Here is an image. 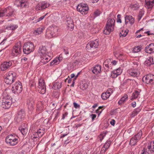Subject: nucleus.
I'll return each instance as SVG.
<instances>
[{"label":"nucleus","instance_id":"obj_1","mask_svg":"<svg viewBox=\"0 0 154 154\" xmlns=\"http://www.w3.org/2000/svg\"><path fill=\"white\" fill-rule=\"evenodd\" d=\"M3 98L2 101V106L5 109L9 108L12 103V99L5 90L3 94Z\"/></svg>","mask_w":154,"mask_h":154},{"label":"nucleus","instance_id":"obj_2","mask_svg":"<svg viewBox=\"0 0 154 154\" xmlns=\"http://www.w3.org/2000/svg\"><path fill=\"white\" fill-rule=\"evenodd\" d=\"M19 137L15 134H10L7 136L6 139V143L11 146H14L16 145L18 142Z\"/></svg>","mask_w":154,"mask_h":154},{"label":"nucleus","instance_id":"obj_3","mask_svg":"<svg viewBox=\"0 0 154 154\" xmlns=\"http://www.w3.org/2000/svg\"><path fill=\"white\" fill-rule=\"evenodd\" d=\"M59 28L54 26L49 28L47 30L46 36L48 38L57 36L58 34Z\"/></svg>","mask_w":154,"mask_h":154},{"label":"nucleus","instance_id":"obj_4","mask_svg":"<svg viewBox=\"0 0 154 154\" xmlns=\"http://www.w3.org/2000/svg\"><path fill=\"white\" fill-rule=\"evenodd\" d=\"M6 75V76L4 81L7 84L11 85L16 79V74L13 72H9Z\"/></svg>","mask_w":154,"mask_h":154},{"label":"nucleus","instance_id":"obj_5","mask_svg":"<svg viewBox=\"0 0 154 154\" xmlns=\"http://www.w3.org/2000/svg\"><path fill=\"white\" fill-rule=\"evenodd\" d=\"M33 44L31 42H28L25 43L23 48V51L24 54H28L34 50Z\"/></svg>","mask_w":154,"mask_h":154},{"label":"nucleus","instance_id":"obj_6","mask_svg":"<svg viewBox=\"0 0 154 154\" xmlns=\"http://www.w3.org/2000/svg\"><path fill=\"white\" fill-rule=\"evenodd\" d=\"M77 11L82 14H86L88 13L89 8L87 4L80 3L77 7Z\"/></svg>","mask_w":154,"mask_h":154},{"label":"nucleus","instance_id":"obj_7","mask_svg":"<svg viewBox=\"0 0 154 154\" xmlns=\"http://www.w3.org/2000/svg\"><path fill=\"white\" fill-rule=\"evenodd\" d=\"M38 90L40 93L44 94L46 92V85L44 79L42 78H40L38 79Z\"/></svg>","mask_w":154,"mask_h":154},{"label":"nucleus","instance_id":"obj_8","mask_svg":"<svg viewBox=\"0 0 154 154\" xmlns=\"http://www.w3.org/2000/svg\"><path fill=\"white\" fill-rule=\"evenodd\" d=\"M22 83L19 81L16 82L12 88V91L14 93H20L22 91Z\"/></svg>","mask_w":154,"mask_h":154},{"label":"nucleus","instance_id":"obj_9","mask_svg":"<svg viewBox=\"0 0 154 154\" xmlns=\"http://www.w3.org/2000/svg\"><path fill=\"white\" fill-rule=\"evenodd\" d=\"M45 133V129L41 127L37 131L34 132L31 136V138L33 140H37L38 138L41 137Z\"/></svg>","mask_w":154,"mask_h":154},{"label":"nucleus","instance_id":"obj_10","mask_svg":"<svg viewBox=\"0 0 154 154\" xmlns=\"http://www.w3.org/2000/svg\"><path fill=\"white\" fill-rule=\"evenodd\" d=\"M22 48L20 43L16 44L12 50L11 55L12 56H17L21 52Z\"/></svg>","mask_w":154,"mask_h":154},{"label":"nucleus","instance_id":"obj_11","mask_svg":"<svg viewBox=\"0 0 154 154\" xmlns=\"http://www.w3.org/2000/svg\"><path fill=\"white\" fill-rule=\"evenodd\" d=\"M2 11L4 13V16L5 15L6 13V17H10L14 16V10L11 6H9L4 9H2Z\"/></svg>","mask_w":154,"mask_h":154},{"label":"nucleus","instance_id":"obj_12","mask_svg":"<svg viewBox=\"0 0 154 154\" xmlns=\"http://www.w3.org/2000/svg\"><path fill=\"white\" fill-rule=\"evenodd\" d=\"M80 61V59L74 60L67 65V69L70 72H71L77 68V66Z\"/></svg>","mask_w":154,"mask_h":154},{"label":"nucleus","instance_id":"obj_13","mask_svg":"<svg viewBox=\"0 0 154 154\" xmlns=\"http://www.w3.org/2000/svg\"><path fill=\"white\" fill-rule=\"evenodd\" d=\"M34 101L33 99L30 98L27 100V105L28 109V113L30 114H32V112L34 109Z\"/></svg>","mask_w":154,"mask_h":154},{"label":"nucleus","instance_id":"obj_14","mask_svg":"<svg viewBox=\"0 0 154 154\" xmlns=\"http://www.w3.org/2000/svg\"><path fill=\"white\" fill-rule=\"evenodd\" d=\"M143 80L148 84H154V75L151 74H147L143 77Z\"/></svg>","mask_w":154,"mask_h":154},{"label":"nucleus","instance_id":"obj_15","mask_svg":"<svg viewBox=\"0 0 154 154\" xmlns=\"http://www.w3.org/2000/svg\"><path fill=\"white\" fill-rule=\"evenodd\" d=\"M98 40L96 39L94 41L90 42L86 45V48L88 50H90L91 48H97L99 45Z\"/></svg>","mask_w":154,"mask_h":154},{"label":"nucleus","instance_id":"obj_16","mask_svg":"<svg viewBox=\"0 0 154 154\" xmlns=\"http://www.w3.org/2000/svg\"><path fill=\"white\" fill-rule=\"evenodd\" d=\"M25 116V111L23 110H20L18 112L17 115L15 117V120L17 123H19L24 120Z\"/></svg>","mask_w":154,"mask_h":154},{"label":"nucleus","instance_id":"obj_17","mask_svg":"<svg viewBox=\"0 0 154 154\" xmlns=\"http://www.w3.org/2000/svg\"><path fill=\"white\" fill-rule=\"evenodd\" d=\"M44 106L42 103L41 102H38L36 106V111H33L32 115L33 116H35L36 114L41 113L43 110Z\"/></svg>","mask_w":154,"mask_h":154},{"label":"nucleus","instance_id":"obj_18","mask_svg":"<svg viewBox=\"0 0 154 154\" xmlns=\"http://www.w3.org/2000/svg\"><path fill=\"white\" fill-rule=\"evenodd\" d=\"M127 72L129 75L133 77H137L140 74L138 68L136 69H130L128 70Z\"/></svg>","mask_w":154,"mask_h":154},{"label":"nucleus","instance_id":"obj_19","mask_svg":"<svg viewBox=\"0 0 154 154\" xmlns=\"http://www.w3.org/2000/svg\"><path fill=\"white\" fill-rule=\"evenodd\" d=\"M143 149L147 152L149 154H151L154 152V141L148 143L147 147Z\"/></svg>","mask_w":154,"mask_h":154},{"label":"nucleus","instance_id":"obj_20","mask_svg":"<svg viewBox=\"0 0 154 154\" xmlns=\"http://www.w3.org/2000/svg\"><path fill=\"white\" fill-rule=\"evenodd\" d=\"M49 6V4L45 2L39 3L36 6V10L37 11L42 10L48 7Z\"/></svg>","mask_w":154,"mask_h":154},{"label":"nucleus","instance_id":"obj_21","mask_svg":"<svg viewBox=\"0 0 154 154\" xmlns=\"http://www.w3.org/2000/svg\"><path fill=\"white\" fill-rule=\"evenodd\" d=\"M28 0H21L16 1L15 4L17 7L22 8L26 7L29 5Z\"/></svg>","mask_w":154,"mask_h":154},{"label":"nucleus","instance_id":"obj_22","mask_svg":"<svg viewBox=\"0 0 154 154\" xmlns=\"http://www.w3.org/2000/svg\"><path fill=\"white\" fill-rule=\"evenodd\" d=\"M113 92V90L111 88H109L106 92L103 93L102 94L101 97L102 99L104 100H106Z\"/></svg>","mask_w":154,"mask_h":154},{"label":"nucleus","instance_id":"obj_23","mask_svg":"<svg viewBox=\"0 0 154 154\" xmlns=\"http://www.w3.org/2000/svg\"><path fill=\"white\" fill-rule=\"evenodd\" d=\"M122 72V69L119 67L117 69L113 70L112 72L111 76L112 78H116L120 75Z\"/></svg>","mask_w":154,"mask_h":154},{"label":"nucleus","instance_id":"obj_24","mask_svg":"<svg viewBox=\"0 0 154 154\" xmlns=\"http://www.w3.org/2000/svg\"><path fill=\"white\" fill-rule=\"evenodd\" d=\"M12 65V63L11 61H5L3 62L1 65V69L2 71H4Z\"/></svg>","mask_w":154,"mask_h":154},{"label":"nucleus","instance_id":"obj_25","mask_svg":"<svg viewBox=\"0 0 154 154\" xmlns=\"http://www.w3.org/2000/svg\"><path fill=\"white\" fill-rule=\"evenodd\" d=\"M51 59V57L48 54H46L45 56H40V62L43 64H45L48 62Z\"/></svg>","mask_w":154,"mask_h":154},{"label":"nucleus","instance_id":"obj_26","mask_svg":"<svg viewBox=\"0 0 154 154\" xmlns=\"http://www.w3.org/2000/svg\"><path fill=\"white\" fill-rule=\"evenodd\" d=\"M125 23L126 24L129 22L130 24L132 25L134 23V19L131 16L125 15Z\"/></svg>","mask_w":154,"mask_h":154},{"label":"nucleus","instance_id":"obj_27","mask_svg":"<svg viewBox=\"0 0 154 154\" xmlns=\"http://www.w3.org/2000/svg\"><path fill=\"white\" fill-rule=\"evenodd\" d=\"M38 53L40 56H45L48 54L47 50L45 46L39 47L38 50Z\"/></svg>","mask_w":154,"mask_h":154},{"label":"nucleus","instance_id":"obj_28","mask_svg":"<svg viewBox=\"0 0 154 154\" xmlns=\"http://www.w3.org/2000/svg\"><path fill=\"white\" fill-rule=\"evenodd\" d=\"M19 130L23 135H26L28 131L27 125L23 124L19 127Z\"/></svg>","mask_w":154,"mask_h":154},{"label":"nucleus","instance_id":"obj_29","mask_svg":"<svg viewBox=\"0 0 154 154\" xmlns=\"http://www.w3.org/2000/svg\"><path fill=\"white\" fill-rule=\"evenodd\" d=\"M114 28V26L106 24L103 33L104 34L108 35L113 30Z\"/></svg>","mask_w":154,"mask_h":154},{"label":"nucleus","instance_id":"obj_30","mask_svg":"<svg viewBox=\"0 0 154 154\" xmlns=\"http://www.w3.org/2000/svg\"><path fill=\"white\" fill-rule=\"evenodd\" d=\"M154 5V0H145V6L147 9H151Z\"/></svg>","mask_w":154,"mask_h":154},{"label":"nucleus","instance_id":"obj_31","mask_svg":"<svg viewBox=\"0 0 154 154\" xmlns=\"http://www.w3.org/2000/svg\"><path fill=\"white\" fill-rule=\"evenodd\" d=\"M146 52L151 54L154 52V43H152L147 45L145 49Z\"/></svg>","mask_w":154,"mask_h":154},{"label":"nucleus","instance_id":"obj_32","mask_svg":"<svg viewBox=\"0 0 154 154\" xmlns=\"http://www.w3.org/2000/svg\"><path fill=\"white\" fill-rule=\"evenodd\" d=\"M101 72V67L99 65H96L92 68V72L95 74L97 75Z\"/></svg>","mask_w":154,"mask_h":154},{"label":"nucleus","instance_id":"obj_33","mask_svg":"<svg viewBox=\"0 0 154 154\" xmlns=\"http://www.w3.org/2000/svg\"><path fill=\"white\" fill-rule=\"evenodd\" d=\"M111 143V141L109 140H107L102 148L100 150V152L101 153L105 152L106 150L110 146Z\"/></svg>","mask_w":154,"mask_h":154},{"label":"nucleus","instance_id":"obj_34","mask_svg":"<svg viewBox=\"0 0 154 154\" xmlns=\"http://www.w3.org/2000/svg\"><path fill=\"white\" fill-rule=\"evenodd\" d=\"M45 28L41 26L36 29L32 31V33L35 35L41 34L43 32Z\"/></svg>","mask_w":154,"mask_h":154},{"label":"nucleus","instance_id":"obj_35","mask_svg":"<svg viewBox=\"0 0 154 154\" xmlns=\"http://www.w3.org/2000/svg\"><path fill=\"white\" fill-rule=\"evenodd\" d=\"M128 95L126 94H124L118 101L119 104L121 105L124 103L126 100H128Z\"/></svg>","mask_w":154,"mask_h":154},{"label":"nucleus","instance_id":"obj_36","mask_svg":"<svg viewBox=\"0 0 154 154\" xmlns=\"http://www.w3.org/2000/svg\"><path fill=\"white\" fill-rule=\"evenodd\" d=\"M153 63V59L152 57H149L146 60L145 62V65L147 66H150Z\"/></svg>","mask_w":154,"mask_h":154},{"label":"nucleus","instance_id":"obj_37","mask_svg":"<svg viewBox=\"0 0 154 154\" xmlns=\"http://www.w3.org/2000/svg\"><path fill=\"white\" fill-rule=\"evenodd\" d=\"M140 95V92L137 91H135L132 94V96L131 99L132 100H134L138 97Z\"/></svg>","mask_w":154,"mask_h":154},{"label":"nucleus","instance_id":"obj_38","mask_svg":"<svg viewBox=\"0 0 154 154\" xmlns=\"http://www.w3.org/2000/svg\"><path fill=\"white\" fill-rule=\"evenodd\" d=\"M139 140L137 139L136 137L134 136L131 139L130 144L131 146H134L136 144Z\"/></svg>","mask_w":154,"mask_h":154},{"label":"nucleus","instance_id":"obj_39","mask_svg":"<svg viewBox=\"0 0 154 154\" xmlns=\"http://www.w3.org/2000/svg\"><path fill=\"white\" fill-rule=\"evenodd\" d=\"M130 7L133 10L138 9L140 7V5L137 3L131 4L130 5Z\"/></svg>","mask_w":154,"mask_h":154},{"label":"nucleus","instance_id":"obj_40","mask_svg":"<svg viewBox=\"0 0 154 154\" xmlns=\"http://www.w3.org/2000/svg\"><path fill=\"white\" fill-rule=\"evenodd\" d=\"M61 82H56L54 84L52 88L54 90H57L61 88Z\"/></svg>","mask_w":154,"mask_h":154},{"label":"nucleus","instance_id":"obj_41","mask_svg":"<svg viewBox=\"0 0 154 154\" xmlns=\"http://www.w3.org/2000/svg\"><path fill=\"white\" fill-rule=\"evenodd\" d=\"M18 27V26L16 24H11L8 26L6 29L9 30H14Z\"/></svg>","mask_w":154,"mask_h":154},{"label":"nucleus","instance_id":"obj_42","mask_svg":"<svg viewBox=\"0 0 154 154\" xmlns=\"http://www.w3.org/2000/svg\"><path fill=\"white\" fill-rule=\"evenodd\" d=\"M128 32V30L127 29H122V31L120 32V36L122 37H125L127 35Z\"/></svg>","mask_w":154,"mask_h":154},{"label":"nucleus","instance_id":"obj_43","mask_svg":"<svg viewBox=\"0 0 154 154\" xmlns=\"http://www.w3.org/2000/svg\"><path fill=\"white\" fill-rule=\"evenodd\" d=\"M66 23L68 27H69L72 30L73 29L74 26L72 20H68L66 21Z\"/></svg>","mask_w":154,"mask_h":154},{"label":"nucleus","instance_id":"obj_44","mask_svg":"<svg viewBox=\"0 0 154 154\" xmlns=\"http://www.w3.org/2000/svg\"><path fill=\"white\" fill-rule=\"evenodd\" d=\"M141 48L140 46H136L133 48L132 51L134 53H137L140 52L141 50Z\"/></svg>","mask_w":154,"mask_h":154},{"label":"nucleus","instance_id":"obj_45","mask_svg":"<svg viewBox=\"0 0 154 154\" xmlns=\"http://www.w3.org/2000/svg\"><path fill=\"white\" fill-rule=\"evenodd\" d=\"M115 20L114 19H109L107 21L106 24L114 26Z\"/></svg>","mask_w":154,"mask_h":154},{"label":"nucleus","instance_id":"obj_46","mask_svg":"<svg viewBox=\"0 0 154 154\" xmlns=\"http://www.w3.org/2000/svg\"><path fill=\"white\" fill-rule=\"evenodd\" d=\"M142 131H141V130H140L139 131V132H138L137 134H136V135H135L134 136L136 137V138H137V140H139L140 139V138L142 135Z\"/></svg>","mask_w":154,"mask_h":154},{"label":"nucleus","instance_id":"obj_47","mask_svg":"<svg viewBox=\"0 0 154 154\" xmlns=\"http://www.w3.org/2000/svg\"><path fill=\"white\" fill-rule=\"evenodd\" d=\"M45 16V15L42 16L40 17L39 18H38L37 19L35 20L33 22V23H37L38 22H40L44 19Z\"/></svg>","mask_w":154,"mask_h":154},{"label":"nucleus","instance_id":"obj_48","mask_svg":"<svg viewBox=\"0 0 154 154\" xmlns=\"http://www.w3.org/2000/svg\"><path fill=\"white\" fill-rule=\"evenodd\" d=\"M59 61L57 59V57L55 58L54 60H53V61L51 62V65H53L54 64L57 65V64L59 63Z\"/></svg>","mask_w":154,"mask_h":154},{"label":"nucleus","instance_id":"obj_49","mask_svg":"<svg viewBox=\"0 0 154 154\" xmlns=\"http://www.w3.org/2000/svg\"><path fill=\"white\" fill-rule=\"evenodd\" d=\"M106 133L105 132L103 133L100 134L99 136V138L100 141H102L103 139L104 138L105 136Z\"/></svg>","mask_w":154,"mask_h":154},{"label":"nucleus","instance_id":"obj_50","mask_svg":"<svg viewBox=\"0 0 154 154\" xmlns=\"http://www.w3.org/2000/svg\"><path fill=\"white\" fill-rule=\"evenodd\" d=\"M140 110L141 109L140 108H137L134 110L133 112V113L134 116H136L140 112Z\"/></svg>","mask_w":154,"mask_h":154},{"label":"nucleus","instance_id":"obj_51","mask_svg":"<svg viewBox=\"0 0 154 154\" xmlns=\"http://www.w3.org/2000/svg\"><path fill=\"white\" fill-rule=\"evenodd\" d=\"M88 87V85L86 83L83 84L81 86V88L83 90H85Z\"/></svg>","mask_w":154,"mask_h":154},{"label":"nucleus","instance_id":"obj_52","mask_svg":"<svg viewBox=\"0 0 154 154\" xmlns=\"http://www.w3.org/2000/svg\"><path fill=\"white\" fill-rule=\"evenodd\" d=\"M108 62H109V60H106L103 63V65L105 66L107 68H109V62L108 63Z\"/></svg>","mask_w":154,"mask_h":154},{"label":"nucleus","instance_id":"obj_53","mask_svg":"<svg viewBox=\"0 0 154 154\" xmlns=\"http://www.w3.org/2000/svg\"><path fill=\"white\" fill-rule=\"evenodd\" d=\"M102 107L100 106L96 110V113L98 114L99 116L102 111V109H101Z\"/></svg>","mask_w":154,"mask_h":154},{"label":"nucleus","instance_id":"obj_54","mask_svg":"<svg viewBox=\"0 0 154 154\" xmlns=\"http://www.w3.org/2000/svg\"><path fill=\"white\" fill-rule=\"evenodd\" d=\"M134 66H133L134 68L133 69H137L138 68H139V66H140V65L139 64L138 62H134Z\"/></svg>","mask_w":154,"mask_h":154},{"label":"nucleus","instance_id":"obj_55","mask_svg":"<svg viewBox=\"0 0 154 154\" xmlns=\"http://www.w3.org/2000/svg\"><path fill=\"white\" fill-rule=\"evenodd\" d=\"M91 31L92 33L94 34L98 32L99 30L97 28H95L94 29H92L91 30Z\"/></svg>","mask_w":154,"mask_h":154},{"label":"nucleus","instance_id":"obj_56","mask_svg":"<svg viewBox=\"0 0 154 154\" xmlns=\"http://www.w3.org/2000/svg\"><path fill=\"white\" fill-rule=\"evenodd\" d=\"M117 22L121 23H122V20H121V15L119 14H118L117 15Z\"/></svg>","mask_w":154,"mask_h":154},{"label":"nucleus","instance_id":"obj_57","mask_svg":"<svg viewBox=\"0 0 154 154\" xmlns=\"http://www.w3.org/2000/svg\"><path fill=\"white\" fill-rule=\"evenodd\" d=\"M73 105L75 109L79 108L80 107V105L76 102H74L73 103Z\"/></svg>","mask_w":154,"mask_h":154},{"label":"nucleus","instance_id":"obj_58","mask_svg":"<svg viewBox=\"0 0 154 154\" xmlns=\"http://www.w3.org/2000/svg\"><path fill=\"white\" fill-rule=\"evenodd\" d=\"M110 124L113 126H114L116 123V121L113 119H111L110 122Z\"/></svg>","mask_w":154,"mask_h":154},{"label":"nucleus","instance_id":"obj_59","mask_svg":"<svg viewBox=\"0 0 154 154\" xmlns=\"http://www.w3.org/2000/svg\"><path fill=\"white\" fill-rule=\"evenodd\" d=\"M68 113L67 112H65L64 114L63 115V116L62 118V119H64L65 117L67 116Z\"/></svg>","mask_w":154,"mask_h":154},{"label":"nucleus","instance_id":"obj_60","mask_svg":"<svg viewBox=\"0 0 154 154\" xmlns=\"http://www.w3.org/2000/svg\"><path fill=\"white\" fill-rule=\"evenodd\" d=\"M63 51L65 54H69L68 49L67 48H65L63 49Z\"/></svg>","mask_w":154,"mask_h":154},{"label":"nucleus","instance_id":"obj_61","mask_svg":"<svg viewBox=\"0 0 154 154\" xmlns=\"http://www.w3.org/2000/svg\"><path fill=\"white\" fill-rule=\"evenodd\" d=\"M144 11H139V13L138 16L142 17L144 15Z\"/></svg>","mask_w":154,"mask_h":154},{"label":"nucleus","instance_id":"obj_62","mask_svg":"<svg viewBox=\"0 0 154 154\" xmlns=\"http://www.w3.org/2000/svg\"><path fill=\"white\" fill-rule=\"evenodd\" d=\"M91 117L92 121H93L96 117V115L94 114H91Z\"/></svg>","mask_w":154,"mask_h":154},{"label":"nucleus","instance_id":"obj_63","mask_svg":"<svg viewBox=\"0 0 154 154\" xmlns=\"http://www.w3.org/2000/svg\"><path fill=\"white\" fill-rule=\"evenodd\" d=\"M57 59L59 61V62H60V61H61L63 59L61 55H60L58 57H57Z\"/></svg>","mask_w":154,"mask_h":154},{"label":"nucleus","instance_id":"obj_64","mask_svg":"<svg viewBox=\"0 0 154 154\" xmlns=\"http://www.w3.org/2000/svg\"><path fill=\"white\" fill-rule=\"evenodd\" d=\"M94 15L95 17H96L100 15V13L97 11H95L94 12Z\"/></svg>","mask_w":154,"mask_h":154}]
</instances>
